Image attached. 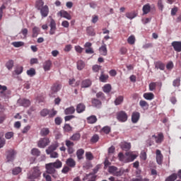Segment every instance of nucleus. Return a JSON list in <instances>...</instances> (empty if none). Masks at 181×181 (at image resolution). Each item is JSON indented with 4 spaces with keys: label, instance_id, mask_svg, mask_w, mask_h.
I'll list each match as a JSON object with an SVG mask.
<instances>
[{
    "label": "nucleus",
    "instance_id": "f257e3e1",
    "mask_svg": "<svg viewBox=\"0 0 181 181\" xmlns=\"http://www.w3.org/2000/svg\"><path fill=\"white\" fill-rule=\"evenodd\" d=\"M63 166V163L60 160H57L54 163H49L45 165L46 172L49 175H54L56 169H60Z\"/></svg>",
    "mask_w": 181,
    "mask_h": 181
},
{
    "label": "nucleus",
    "instance_id": "f03ea898",
    "mask_svg": "<svg viewBox=\"0 0 181 181\" xmlns=\"http://www.w3.org/2000/svg\"><path fill=\"white\" fill-rule=\"evenodd\" d=\"M108 172L110 175H113V176H122V175H125V173H128L129 172V169H124V168H121L118 169L116 166L111 165L108 168Z\"/></svg>",
    "mask_w": 181,
    "mask_h": 181
},
{
    "label": "nucleus",
    "instance_id": "7ed1b4c3",
    "mask_svg": "<svg viewBox=\"0 0 181 181\" xmlns=\"http://www.w3.org/2000/svg\"><path fill=\"white\" fill-rule=\"evenodd\" d=\"M43 5H45L43 0H38L35 3V7L38 11H40L42 18H46L49 15V7Z\"/></svg>",
    "mask_w": 181,
    "mask_h": 181
},
{
    "label": "nucleus",
    "instance_id": "20e7f679",
    "mask_svg": "<svg viewBox=\"0 0 181 181\" xmlns=\"http://www.w3.org/2000/svg\"><path fill=\"white\" fill-rule=\"evenodd\" d=\"M98 172V167H96L93 169V173L86 174V176L83 178V181H95L97 175L95 174Z\"/></svg>",
    "mask_w": 181,
    "mask_h": 181
},
{
    "label": "nucleus",
    "instance_id": "39448f33",
    "mask_svg": "<svg viewBox=\"0 0 181 181\" xmlns=\"http://www.w3.org/2000/svg\"><path fill=\"white\" fill-rule=\"evenodd\" d=\"M117 119L119 122H127L128 121V115L124 110H121L117 113Z\"/></svg>",
    "mask_w": 181,
    "mask_h": 181
},
{
    "label": "nucleus",
    "instance_id": "423d86ee",
    "mask_svg": "<svg viewBox=\"0 0 181 181\" xmlns=\"http://www.w3.org/2000/svg\"><path fill=\"white\" fill-rule=\"evenodd\" d=\"M49 144H50V139H49V138L47 137H44L40 139L37 142V146L38 148H46V146H47Z\"/></svg>",
    "mask_w": 181,
    "mask_h": 181
},
{
    "label": "nucleus",
    "instance_id": "0eeeda50",
    "mask_svg": "<svg viewBox=\"0 0 181 181\" xmlns=\"http://www.w3.org/2000/svg\"><path fill=\"white\" fill-rule=\"evenodd\" d=\"M40 175H42V171H40V168H39V167H34L31 170V179H37V177H40Z\"/></svg>",
    "mask_w": 181,
    "mask_h": 181
},
{
    "label": "nucleus",
    "instance_id": "6e6552de",
    "mask_svg": "<svg viewBox=\"0 0 181 181\" xmlns=\"http://www.w3.org/2000/svg\"><path fill=\"white\" fill-rule=\"evenodd\" d=\"M60 88H62V85L60 83H54L51 88V92L49 93L50 97H55L54 94H56L58 91H60Z\"/></svg>",
    "mask_w": 181,
    "mask_h": 181
},
{
    "label": "nucleus",
    "instance_id": "1a4fd4ad",
    "mask_svg": "<svg viewBox=\"0 0 181 181\" xmlns=\"http://www.w3.org/2000/svg\"><path fill=\"white\" fill-rule=\"evenodd\" d=\"M8 87L6 86L0 85V97L2 98H8V95L10 94L9 91H6Z\"/></svg>",
    "mask_w": 181,
    "mask_h": 181
},
{
    "label": "nucleus",
    "instance_id": "9d476101",
    "mask_svg": "<svg viewBox=\"0 0 181 181\" xmlns=\"http://www.w3.org/2000/svg\"><path fill=\"white\" fill-rule=\"evenodd\" d=\"M126 155V160L125 163H128L129 162H134L135 159H136V155L133 154L132 153L128 151L125 153Z\"/></svg>",
    "mask_w": 181,
    "mask_h": 181
},
{
    "label": "nucleus",
    "instance_id": "9b49d317",
    "mask_svg": "<svg viewBox=\"0 0 181 181\" xmlns=\"http://www.w3.org/2000/svg\"><path fill=\"white\" fill-rule=\"evenodd\" d=\"M59 146V142L55 141L54 143H53L52 145H50L48 148L46 150V153L47 155H49L50 153H52V152H54V151H56V149H57Z\"/></svg>",
    "mask_w": 181,
    "mask_h": 181
},
{
    "label": "nucleus",
    "instance_id": "f8f14e48",
    "mask_svg": "<svg viewBox=\"0 0 181 181\" xmlns=\"http://www.w3.org/2000/svg\"><path fill=\"white\" fill-rule=\"evenodd\" d=\"M152 138H154L156 144H162V142H163L165 136H163V133L160 132L158 134V136L153 134L152 136Z\"/></svg>",
    "mask_w": 181,
    "mask_h": 181
},
{
    "label": "nucleus",
    "instance_id": "ddd939ff",
    "mask_svg": "<svg viewBox=\"0 0 181 181\" xmlns=\"http://www.w3.org/2000/svg\"><path fill=\"white\" fill-rule=\"evenodd\" d=\"M156 162L158 165H162V162L163 160V155H162V152L160 150L157 149L156 151Z\"/></svg>",
    "mask_w": 181,
    "mask_h": 181
},
{
    "label": "nucleus",
    "instance_id": "4468645a",
    "mask_svg": "<svg viewBox=\"0 0 181 181\" xmlns=\"http://www.w3.org/2000/svg\"><path fill=\"white\" fill-rule=\"evenodd\" d=\"M15 155H16V151L14 150H9L7 151V160L8 162H12L15 159Z\"/></svg>",
    "mask_w": 181,
    "mask_h": 181
},
{
    "label": "nucleus",
    "instance_id": "2eb2a0df",
    "mask_svg": "<svg viewBox=\"0 0 181 181\" xmlns=\"http://www.w3.org/2000/svg\"><path fill=\"white\" fill-rule=\"evenodd\" d=\"M140 117L141 114L139 112H134L132 115V122H133V124H136V122L139 121Z\"/></svg>",
    "mask_w": 181,
    "mask_h": 181
},
{
    "label": "nucleus",
    "instance_id": "dca6fc26",
    "mask_svg": "<svg viewBox=\"0 0 181 181\" xmlns=\"http://www.w3.org/2000/svg\"><path fill=\"white\" fill-rule=\"evenodd\" d=\"M49 35H54L56 33V21L52 19L49 24Z\"/></svg>",
    "mask_w": 181,
    "mask_h": 181
},
{
    "label": "nucleus",
    "instance_id": "f3484780",
    "mask_svg": "<svg viewBox=\"0 0 181 181\" xmlns=\"http://www.w3.org/2000/svg\"><path fill=\"white\" fill-rule=\"evenodd\" d=\"M171 45L175 52H181V42L174 41Z\"/></svg>",
    "mask_w": 181,
    "mask_h": 181
},
{
    "label": "nucleus",
    "instance_id": "a211bd4d",
    "mask_svg": "<svg viewBox=\"0 0 181 181\" xmlns=\"http://www.w3.org/2000/svg\"><path fill=\"white\" fill-rule=\"evenodd\" d=\"M76 112L78 114H81L82 112H84L86 111V105L83 103H79L76 105Z\"/></svg>",
    "mask_w": 181,
    "mask_h": 181
},
{
    "label": "nucleus",
    "instance_id": "6ab92c4d",
    "mask_svg": "<svg viewBox=\"0 0 181 181\" xmlns=\"http://www.w3.org/2000/svg\"><path fill=\"white\" fill-rule=\"evenodd\" d=\"M43 69L45 71H49L50 69H52V61L50 60H47L43 63L42 65Z\"/></svg>",
    "mask_w": 181,
    "mask_h": 181
},
{
    "label": "nucleus",
    "instance_id": "aec40b11",
    "mask_svg": "<svg viewBox=\"0 0 181 181\" xmlns=\"http://www.w3.org/2000/svg\"><path fill=\"white\" fill-rule=\"evenodd\" d=\"M66 165L69 168H76V160H74V159L72 158H69L66 159Z\"/></svg>",
    "mask_w": 181,
    "mask_h": 181
},
{
    "label": "nucleus",
    "instance_id": "412c9836",
    "mask_svg": "<svg viewBox=\"0 0 181 181\" xmlns=\"http://www.w3.org/2000/svg\"><path fill=\"white\" fill-rule=\"evenodd\" d=\"M125 16L128 19L132 20V19H134V18H136V16H138V13L135 12V11H132L126 13Z\"/></svg>",
    "mask_w": 181,
    "mask_h": 181
},
{
    "label": "nucleus",
    "instance_id": "4be33fe9",
    "mask_svg": "<svg viewBox=\"0 0 181 181\" xmlns=\"http://www.w3.org/2000/svg\"><path fill=\"white\" fill-rule=\"evenodd\" d=\"M100 54H102V56H107L108 53V50L107 49V45L103 44L100 48H99Z\"/></svg>",
    "mask_w": 181,
    "mask_h": 181
},
{
    "label": "nucleus",
    "instance_id": "5701e85b",
    "mask_svg": "<svg viewBox=\"0 0 181 181\" xmlns=\"http://www.w3.org/2000/svg\"><path fill=\"white\" fill-rule=\"evenodd\" d=\"M59 15L62 18H65V19H68V21H71V16L69 13H68V12L66 11H59Z\"/></svg>",
    "mask_w": 181,
    "mask_h": 181
},
{
    "label": "nucleus",
    "instance_id": "b1692460",
    "mask_svg": "<svg viewBox=\"0 0 181 181\" xmlns=\"http://www.w3.org/2000/svg\"><path fill=\"white\" fill-rule=\"evenodd\" d=\"M76 112V108L74 106H71L64 110L65 115H72Z\"/></svg>",
    "mask_w": 181,
    "mask_h": 181
},
{
    "label": "nucleus",
    "instance_id": "393cba45",
    "mask_svg": "<svg viewBox=\"0 0 181 181\" xmlns=\"http://www.w3.org/2000/svg\"><path fill=\"white\" fill-rule=\"evenodd\" d=\"M103 103L100 100L93 98L92 99V105L93 107H95L96 108H100Z\"/></svg>",
    "mask_w": 181,
    "mask_h": 181
},
{
    "label": "nucleus",
    "instance_id": "a878e982",
    "mask_svg": "<svg viewBox=\"0 0 181 181\" xmlns=\"http://www.w3.org/2000/svg\"><path fill=\"white\" fill-rule=\"evenodd\" d=\"M143 15H148L151 12V4H146L142 8Z\"/></svg>",
    "mask_w": 181,
    "mask_h": 181
},
{
    "label": "nucleus",
    "instance_id": "bb28decb",
    "mask_svg": "<svg viewBox=\"0 0 181 181\" xmlns=\"http://www.w3.org/2000/svg\"><path fill=\"white\" fill-rule=\"evenodd\" d=\"M83 156H84V149L79 148L76 151V156L78 160H81V159H83L84 158Z\"/></svg>",
    "mask_w": 181,
    "mask_h": 181
},
{
    "label": "nucleus",
    "instance_id": "cd10ccee",
    "mask_svg": "<svg viewBox=\"0 0 181 181\" xmlns=\"http://www.w3.org/2000/svg\"><path fill=\"white\" fill-rule=\"evenodd\" d=\"M69 84L71 86V87H78V86H80V81H76V79L72 78L69 79Z\"/></svg>",
    "mask_w": 181,
    "mask_h": 181
},
{
    "label": "nucleus",
    "instance_id": "c85d7f7f",
    "mask_svg": "<svg viewBox=\"0 0 181 181\" xmlns=\"http://www.w3.org/2000/svg\"><path fill=\"white\" fill-rule=\"evenodd\" d=\"M91 86V81L90 79H85L81 83L82 88H87Z\"/></svg>",
    "mask_w": 181,
    "mask_h": 181
},
{
    "label": "nucleus",
    "instance_id": "c756f323",
    "mask_svg": "<svg viewBox=\"0 0 181 181\" xmlns=\"http://www.w3.org/2000/svg\"><path fill=\"white\" fill-rule=\"evenodd\" d=\"M109 76L108 75L104 74V72H101V74L99 77V80L101 83H107L108 81Z\"/></svg>",
    "mask_w": 181,
    "mask_h": 181
},
{
    "label": "nucleus",
    "instance_id": "7c9ffc66",
    "mask_svg": "<svg viewBox=\"0 0 181 181\" xmlns=\"http://www.w3.org/2000/svg\"><path fill=\"white\" fill-rule=\"evenodd\" d=\"M144 98H145V100H148L149 101H151V100H153V98H155V95H153V93H146L143 95Z\"/></svg>",
    "mask_w": 181,
    "mask_h": 181
},
{
    "label": "nucleus",
    "instance_id": "2f4dec72",
    "mask_svg": "<svg viewBox=\"0 0 181 181\" xmlns=\"http://www.w3.org/2000/svg\"><path fill=\"white\" fill-rule=\"evenodd\" d=\"M155 68L160 70H165V64L160 61H158L155 63Z\"/></svg>",
    "mask_w": 181,
    "mask_h": 181
},
{
    "label": "nucleus",
    "instance_id": "473e14b6",
    "mask_svg": "<svg viewBox=\"0 0 181 181\" xmlns=\"http://www.w3.org/2000/svg\"><path fill=\"white\" fill-rule=\"evenodd\" d=\"M88 124H95L97 122V117L95 115H91L87 117Z\"/></svg>",
    "mask_w": 181,
    "mask_h": 181
},
{
    "label": "nucleus",
    "instance_id": "72a5a7b5",
    "mask_svg": "<svg viewBox=\"0 0 181 181\" xmlns=\"http://www.w3.org/2000/svg\"><path fill=\"white\" fill-rule=\"evenodd\" d=\"M115 105H121L122 103H124V96L119 95L115 100Z\"/></svg>",
    "mask_w": 181,
    "mask_h": 181
},
{
    "label": "nucleus",
    "instance_id": "f704fd0d",
    "mask_svg": "<svg viewBox=\"0 0 181 181\" xmlns=\"http://www.w3.org/2000/svg\"><path fill=\"white\" fill-rule=\"evenodd\" d=\"M121 148L123 151H129V149H131V143H122Z\"/></svg>",
    "mask_w": 181,
    "mask_h": 181
},
{
    "label": "nucleus",
    "instance_id": "c9c22d12",
    "mask_svg": "<svg viewBox=\"0 0 181 181\" xmlns=\"http://www.w3.org/2000/svg\"><path fill=\"white\" fill-rule=\"evenodd\" d=\"M139 105L144 110H148V108L149 107V104L146 100H140Z\"/></svg>",
    "mask_w": 181,
    "mask_h": 181
},
{
    "label": "nucleus",
    "instance_id": "e433bc0d",
    "mask_svg": "<svg viewBox=\"0 0 181 181\" xmlns=\"http://www.w3.org/2000/svg\"><path fill=\"white\" fill-rule=\"evenodd\" d=\"M23 107H29L30 105V100L27 99H21L19 100Z\"/></svg>",
    "mask_w": 181,
    "mask_h": 181
},
{
    "label": "nucleus",
    "instance_id": "4c0bfd02",
    "mask_svg": "<svg viewBox=\"0 0 181 181\" xmlns=\"http://www.w3.org/2000/svg\"><path fill=\"white\" fill-rule=\"evenodd\" d=\"M50 134V130L48 128H43L40 131L41 136H47Z\"/></svg>",
    "mask_w": 181,
    "mask_h": 181
},
{
    "label": "nucleus",
    "instance_id": "58836bf2",
    "mask_svg": "<svg viewBox=\"0 0 181 181\" xmlns=\"http://www.w3.org/2000/svg\"><path fill=\"white\" fill-rule=\"evenodd\" d=\"M81 137V136L80 135L79 133H76L74 134L69 139L71 141H80V138Z\"/></svg>",
    "mask_w": 181,
    "mask_h": 181
},
{
    "label": "nucleus",
    "instance_id": "ea45409f",
    "mask_svg": "<svg viewBox=\"0 0 181 181\" xmlns=\"http://www.w3.org/2000/svg\"><path fill=\"white\" fill-rule=\"evenodd\" d=\"M13 60L11 59L8 60L6 63V67L8 69V70H12V69H13Z\"/></svg>",
    "mask_w": 181,
    "mask_h": 181
},
{
    "label": "nucleus",
    "instance_id": "a19ab883",
    "mask_svg": "<svg viewBox=\"0 0 181 181\" xmlns=\"http://www.w3.org/2000/svg\"><path fill=\"white\" fill-rule=\"evenodd\" d=\"M177 179V174L176 173H173L171 175L168 176L166 179L165 181H175Z\"/></svg>",
    "mask_w": 181,
    "mask_h": 181
},
{
    "label": "nucleus",
    "instance_id": "79ce46f5",
    "mask_svg": "<svg viewBox=\"0 0 181 181\" xmlns=\"http://www.w3.org/2000/svg\"><path fill=\"white\" fill-rule=\"evenodd\" d=\"M40 32V28L37 27H34L33 28V37H37V35H39Z\"/></svg>",
    "mask_w": 181,
    "mask_h": 181
},
{
    "label": "nucleus",
    "instance_id": "37998d69",
    "mask_svg": "<svg viewBox=\"0 0 181 181\" xmlns=\"http://www.w3.org/2000/svg\"><path fill=\"white\" fill-rule=\"evenodd\" d=\"M86 67V64L82 60H80L77 62V69L78 70H83Z\"/></svg>",
    "mask_w": 181,
    "mask_h": 181
},
{
    "label": "nucleus",
    "instance_id": "c03bdc74",
    "mask_svg": "<svg viewBox=\"0 0 181 181\" xmlns=\"http://www.w3.org/2000/svg\"><path fill=\"white\" fill-rule=\"evenodd\" d=\"M98 141H100V136L98 134H94L90 139L91 144H97Z\"/></svg>",
    "mask_w": 181,
    "mask_h": 181
},
{
    "label": "nucleus",
    "instance_id": "a18cd8bd",
    "mask_svg": "<svg viewBox=\"0 0 181 181\" xmlns=\"http://www.w3.org/2000/svg\"><path fill=\"white\" fill-rule=\"evenodd\" d=\"M12 45L14 47H22V46L25 45V42L22 41L13 42Z\"/></svg>",
    "mask_w": 181,
    "mask_h": 181
},
{
    "label": "nucleus",
    "instance_id": "49530a36",
    "mask_svg": "<svg viewBox=\"0 0 181 181\" xmlns=\"http://www.w3.org/2000/svg\"><path fill=\"white\" fill-rule=\"evenodd\" d=\"M86 32L90 36H95V32H94V28H93L92 27H88L86 29Z\"/></svg>",
    "mask_w": 181,
    "mask_h": 181
},
{
    "label": "nucleus",
    "instance_id": "de8ad7c7",
    "mask_svg": "<svg viewBox=\"0 0 181 181\" xmlns=\"http://www.w3.org/2000/svg\"><path fill=\"white\" fill-rule=\"evenodd\" d=\"M14 73H16L17 76H19V74H22V73H23V66H17L14 70Z\"/></svg>",
    "mask_w": 181,
    "mask_h": 181
},
{
    "label": "nucleus",
    "instance_id": "09e8293b",
    "mask_svg": "<svg viewBox=\"0 0 181 181\" xmlns=\"http://www.w3.org/2000/svg\"><path fill=\"white\" fill-rule=\"evenodd\" d=\"M127 43H129V45H135V36L130 35L127 39Z\"/></svg>",
    "mask_w": 181,
    "mask_h": 181
},
{
    "label": "nucleus",
    "instance_id": "8fccbe9b",
    "mask_svg": "<svg viewBox=\"0 0 181 181\" xmlns=\"http://www.w3.org/2000/svg\"><path fill=\"white\" fill-rule=\"evenodd\" d=\"M28 76H30V77H33L36 74V70L35 69L31 68L30 69L27 71Z\"/></svg>",
    "mask_w": 181,
    "mask_h": 181
},
{
    "label": "nucleus",
    "instance_id": "3c124183",
    "mask_svg": "<svg viewBox=\"0 0 181 181\" xmlns=\"http://www.w3.org/2000/svg\"><path fill=\"white\" fill-rule=\"evenodd\" d=\"M21 172H22V168H21V167H16V168H13L12 170V173L14 175H19V173H21Z\"/></svg>",
    "mask_w": 181,
    "mask_h": 181
},
{
    "label": "nucleus",
    "instance_id": "603ef678",
    "mask_svg": "<svg viewBox=\"0 0 181 181\" xmlns=\"http://www.w3.org/2000/svg\"><path fill=\"white\" fill-rule=\"evenodd\" d=\"M111 85L110 84H105L103 88V90L104 91V93H110L111 91Z\"/></svg>",
    "mask_w": 181,
    "mask_h": 181
},
{
    "label": "nucleus",
    "instance_id": "864d4df0",
    "mask_svg": "<svg viewBox=\"0 0 181 181\" xmlns=\"http://www.w3.org/2000/svg\"><path fill=\"white\" fill-rule=\"evenodd\" d=\"M41 117H47L49 114V110L47 109H43L40 112Z\"/></svg>",
    "mask_w": 181,
    "mask_h": 181
},
{
    "label": "nucleus",
    "instance_id": "5fc2aeb1",
    "mask_svg": "<svg viewBox=\"0 0 181 181\" xmlns=\"http://www.w3.org/2000/svg\"><path fill=\"white\" fill-rule=\"evenodd\" d=\"M31 153L33 156H40V151L37 148H33L31 150Z\"/></svg>",
    "mask_w": 181,
    "mask_h": 181
},
{
    "label": "nucleus",
    "instance_id": "6e6d98bb",
    "mask_svg": "<svg viewBox=\"0 0 181 181\" xmlns=\"http://www.w3.org/2000/svg\"><path fill=\"white\" fill-rule=\"evenodd\" d=\"M102 132H104V134H108L110 132H111V127L109 126H105L101 129Z\"/></svg>",
    "mask_w": 181,
    "mask_h": 181
},
{
    "label": "nucleus",
    "instance_id": "4d7b16f0",
    "mask_svg": "<svg viewBox=\"0 0 181 181\" xmlns=\"http://www.w3.org/2000/svg\"><path fill=\"white\" fill-rule=\"evenodd\" d=\"M86 158L88 160H93L94 159V156L90 151L86 153Z\"/></svg>",
    "mask_w": 181,
    "mask_h": 181
},
{
    "label": "nucleus",
    "instance_id": "13d9d810",
    "mask_svg": "<svg viewBox=\"0 0 181 181\" xmlns=\"http://www.w3.org/2000/svg\"><path fill=\"white\" fill-rule=\"evenodd\" d=\"M118 158L121 162L125 163L127 155H124V153H119Z\"/></svg>",
    "mask_w": 181,
    "mask_h": 181
},
{
    "label": "nucleus",
    "instance_id": "bf43d9fd",
    "mask_svg": "<svg viewBox=\"0 0 181 181\" xmlns=\"http://www.w3.org/2000/svg\"><path fill=\"white\" fill-rule=\"evenodd\" d=\"M71 129H73V128L71 127V126H70V124H64V130L65 131V132H70V131H71Z\"/></svg>",
    "mask_w": 181,
    "mask_h": 181
},
{
    "label": "nucleus",
    "instance_id": "052dcab7",
    "mask_svg": "<svg viewBox=\"0 0 181 181\" xmlns=\"http://www.w3.org/2000/svg\"><path fill=\"white\" fill-rule=\"evenodd\" d=\"M149 90L150 91H153V90H156V83L155 82H151L149 86Z\"/></svg>",
    "mask_w": 181,
    "mask_h": 181
},
{
    "label": "nucleus",
    "instance_id": "680f3d73",
    "mask_svg": "<svg viewBox=\"0 0 181 181\" xmlns=\"http://www.w3.org/2000/svg\"><path fill=\"white\" fill-rule=\"evenodd\" d=\"M70 170H71L70 167H69L68 165H64L62 170V173L66 174V173H69V172H70Z\"/></svg>",
    "mask_w": 181,
    "mask_h": 181
},
{
    "label": "nucleus",
    "instance_id": "e2e57ef3",
    "mask_svg": "<svg viewBox=\"0 0 181 181\" xmlns=\"http://www.w3.org/2000/svg\"><path fill=\"white\" fill-rule=\"evenodd\" d=\"M65 145L66 148L74 146V142L70 141V140H66L65 141Z\"/></svg>",
    "mask_w": 181,
    "mask_h": 181
},
{
    "label": "nucleus",
    "instance_id": "0e129e2a",
    "mask_svg": "<svg viewBox=\"0 0 181 181\" xmlns=\"http://www.w3.org/2000/svg\"><path fill=\"white\" fill-rule=\"evenodd\" d=\"M173 85L174 87H179V86H180V79H175L173 82Z\"/></svg>",
    "mask_w": 181,
    "mask_h": 181
},
{
    "label": "nucleus",
    "instance_id": "69168bd1",
    "mask_svg": "<svg viewBox=\"0 0 181 181\" xmlns=\"http://www.w3.org/2000/svg\"><path fill=\"white\" fill-rule=\"evenodd\" d=\"M13 132H8L5 134L6 139H11V138H13Z\"/></svg>",
    "mask_w": 181,
    "mask_h": 181
},
{
    "label": "nucleus",
    "instance_id": "338daca9",
    "mask_svg": "<svg viewBox=\"0 0 181 181\" xmlns=\"http://www.w3.org/2000/svg\"><path fill=\"white\" fill-rule=\"evenodd\" d=\"M6 119V115L1 113L0 114V124H4V121Z\"/></svg>",
    "mask_w": 181,
    "mask_h": 181
},
{
    "label": "nucleus",
    "instance_id": "774afa93",
    "mask_svg": "<svg viewBox=\"0 0 181 181\" xmlns=\"http://www.w3.org/2000/svg\"><path fill=\"white\" fill-rule=\"evenodd\" d=\"M74 147H67V152L69 153V155H73V153H74Z\"/></svg>",
    "mask_w": 181,
    "mask_h": 181
}]
</instances>
